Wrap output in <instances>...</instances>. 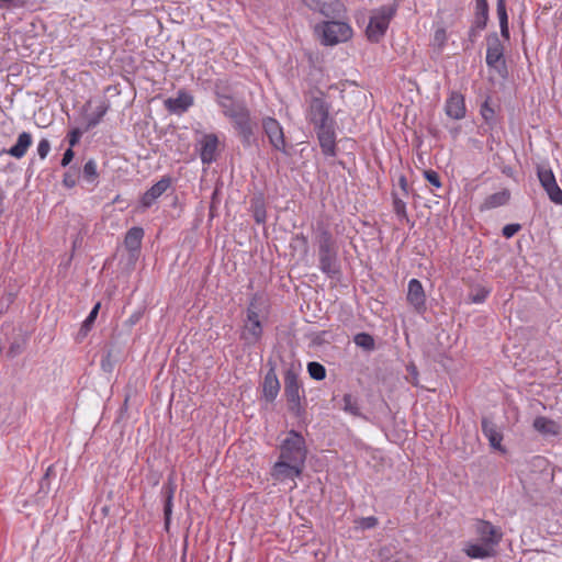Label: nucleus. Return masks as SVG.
Segmentation results:
<instances>
[{"mask_svg": "<svg viewBox=\"0 0 562 562\" xmlns=\"http://www.w3.org/2000/svg\"><path fill=\"white\" fill-rule=\"evenodd\" d=\"M215 95L223 114L232 121L243 144L250 146L254 137V124L246 104L241 101H235L232 95L222 91L218 83L215 86Z\"/></svg>", "mask_w": 562, "mask_h": 562, "instance_id": "f257e3e1", "label": "nucleus"}, {"mask_svg": "<svg viewBox=\"0 0 562 562\" xmlns=\"http://www.w3.org/2000/svg\"><path fill=\"white\" fill-rule=\"evenodd\" d=\"M396 11V3L385 4L373 10L369 24L366 29L367 38L371 43H379L384 37L390 22L395 16Z\"/></svg>", "mask_w": 562, "mask_h": 562, "instance_id": "f03ea898", "label": "nucleus"}, {"mask_svg": "<svg viewBox=\"0 0 562 562\" xmlns=\"http://www.w3.org/2000/svg\"><path fill=\"white\" fill-rule=\"evenodd\" d=\"M315 31L321 35V42L326 46L345 43L352 37V29L347 22L327 21L316 25Z\"/></svg>", "mask_w": 562, "mask_h": 562, "instance_id": "7ed1b4c3", "label": "nucleus"}, {"mask_svg": "<svg viewBox=\"0 0 562 562\" xmlns=\"http://www.w3.org/2000/svg\"><path fill=\"white\" fill-rule=\"evenodd\" d=\"M306 453L303 436L295 430H290L280 446L279 459L304 467Z\"/></svg>", "mask_w": 562, "mask_h": 562, "instance_id": "20e7f679", "label": "nucleus"}, {"mask_svg": "<svg viewBox=\"0 0 562 562\" xmlns=\"http://www.w3.org/2000/svg\"><path fill=\"white\" fill-rule=\"evenodd\" d=\"M284 395L289 403V409L294 415L300 416L304 408L301 400L304 397V391L299 374L294 370H286L284 373Z\"/></svg>", "mask_w": 562, "mask_h": 562, "instance_id": "39448f33", "label": "nucleus"}, {"mask_svg": "<svg viewBox=\"0 0 562 562\" xmlns=\"http://www.w3.org/2000/svg\"><path fill=\"white\" fill-rule=\"evenodd\" d=\"M306 120L314 126H321L335 120L330 117V104L326 101L323 92L311 97L306 109Z\"/></svg>", "mask_w": 562, "mask_h": 562, "instance_id": "423d86ee", "label": "nucleus"}, {"mask_svg": "<svg viewBox=\"0 0 562 562\" xmlns=\"http://www.w3.org/2000/svg\"><path fill=\"white\" fill-rule=\"evenodd\" d=\"M262 336V325L259 321V315L254 308V303H250L247 308V319L244 324L243 331L240 334V339L247 346L256 345Z\"/></svg>", "mask_w": 562, "mask_h": 562, "instance_id": "0eeeda50", "label": "nucleus"}, {"mask_svg": "<svg viewBox=\"0 0 562 562\" xmlns=\"http://www.w3.org/2000/svg\"><path fill=\"white\" fill-rule=\"evenodd\" d=\"M303 468L295 463L279 459L271 469V476L279 483L292 482L291 488L296 487L295 479L301 476Z\"/></svg>", "mask_w": 562, "mask_h": 562, "instance_id": "6e6552de", "label": "nucleus"}, {"mask_svg": "<svg viewBox=\"0 0 562 562\" xmlns=\"http://www.w3.org/2000/svg\"><path fill=\"white\" fill-rule=\"evenodd\" d=\"M487 48H486V65L490 68H494L497 71H502L506 69L505 57H504V46L497 35V33H491L486 37Z\"/></svg>", "mask_w": 562, "mask_h": 562, "instance_id": "1a4fd4ad", "label": "nucleus"}, {"mask_svg": "<svg viewBox=\"0 0 562 562\" xmlns=\"http://www.w3.org/2000/svg\"><path fill=\"white\" fill-rule=\"evenodd\" d=\"M262 128L265 134L269 138V143L276 150H280L285 153V137L283 133V128L280 123L271 116H267L262 119Z\"/></svg>", "mask_w": 562, "mask_h": 562, "instance_id": "9d476101", "label": "nucleus"}, {"mask_svg": "<svg viewBox=\"0 0 562 562\" xmlns=\"http://www.w3.org/2000/svg\"><path fill=\"white\" fill-rule=\"evenodd\" d=\"M314 130L316 132L322 153L328 157L336 156L335 121L314 127Z\"/></svg>", "mask_w": 562, "mask_h": 562, "instance_id": "9b49d317", "label": "nucleus"}, {"mask_svg": "<svg viewBox=\"0 0 562 562\" xmlns=\"http://www.w3.org/2000/svg\"><path fill=\"white\" fill-rule=\"evenodd\" d=\"M475 532L483 543L491 544L493 548L498 546L503 538V533L499 528L483 519L476 520Z\"/></svg>", "mask_w": 562, "mask_h": 562, "instance_id": "f8f14e48", "label": "nucleus"}, {"mask_svg": "<svg viewBox=\"0 0 562 562\" xmlns=\"http://www.w3.org/2000/svg\"><path fill=\"white\" fill-rule=\"evenodd\" d=\"M267 366L269 370L263 379L262 395L267 402H273L280 392V382L276 373L274 362L269 360Z\"/></svg>", "mask_w": 562, "mask_h": 562, "instance_id": "ddd939ff", "label": "nucleus"}, {"mask_svg": "<svg viewBox=\"0 0 562 562\" xmlns=\"http://www.w3.org/2000/svg\"><path fill=\"white\" fill-rule=\"evenodd\" d=\"M193 95L186 90H179L175 98H168L164 101L166 110L170 113L182 114L193 105Z\"/></svg>", "mask_w": 562, "mask_h": 562, "instance_id": "4468645a", "label": "nucleus"}, {"mask_svg": "<svg viewBox=\"0 0 562 562\" xmlns=\"http://www.w3.org/2000/svg\"><path fill=\"white\" fill-rule=\"evenodd\" d=\"M445 112L452 120L463 119L467 113L463 94L458 91H452L446 101Z\"/></svg>", "mask_w": 562, "mask_h": 562, "instance_id": "2eb2a0df", "label": "nucleus"}, {"mask_svg": "<svg viewBox=\"0 0 562 562\" xmlns=\"http://www.w3.org/2000/svg\"><path fill=\"white\" fill-rule=\"evenodd\" d=\"M171 180L168 177L161 178L155 184H153L142 196V205L144 207H150L156 200L161 196L167 189L170 187Z\"/></svg>", "mask_w": 562, "mask_h": 562, "instance_id": "dca6fc26", "label": "nucleus"}, {"mask_svg": "<svg viewBox=\"0 0 562 562\" xmlns=\"http://www.w3.org/2000/svg\"><path fill=\"white\" fill-rule=\"evenodd\" d=\"M218 138L215 134H206L201 140L200 158L203 164L210 165L216 159Z\"/></svg>", "mask_w": 562, "mask_h": 562, "instance_id": "f3484780", "label": "nucleus"}, {"mask_svg": "<svg viewBox=\"0 0 562 562\" xmlns=\"http://www.w3.org/2000/svg\"><path fill=\"white\" fill-rule=\"evenodd\" d=\"M319 269L328 278H336L340 273L338 252L318 254Z\"/></svg>", "mask_w": 562, "mask_h": 562, "instance_id": "a211bd4d", "label": "nucleus"}, {"mask_svg": "<svg viewBox=\"0 0 562 562\" xmlns=\"http://www.w3.org/2000/svg\"><path fill=\"white\" fill-rule=\"evenodd\" d=\"M407 301L417 311H422L425 308L426 295H425L424 288L419 280H417V279L409 280L408 288H407Z\"/></svg>", "mask_w": 562, "mask_h": 562, "instance_id": "6ab92c4d", "label": "nucleus"}, {"mask_svg": "<svg viewBox=\"0 0 562 562\" xmlns=\"http://www.w3.org/2000/svg\"><path fill=\"white\" fill-rule=\"evenodd\" d=\"M482 431L488 439L492 448L504 451L502 447L503 434L499 431L498 427L486 417L482 418Z\"/></svg>", "mask_w": 562, "mask_h": 562, "instance_id": "aec40b11", "label": "nucleus"}, {"mask_svg": "<svg viewBox=\"0 0 562 562\" xmlns=\"http://www.w3.org/2000/svg\"><path fill=\"white\" fill-rule=\"evenodd\" d=\"M307 4L313 9L319 11L323 15L329 18L339 15L342 10V4L338 0H307Z\"/></svg>", "mask_w": 562, "mask_h": 562, "instance_id": "412c9836", "label": "nucleus"}, {"mask_svg": "<svg viewBox=\"0 0 562 562\" xmlns=\"http://www.w3.org/2000/svg\"><path fill=\"white\" fill-rule=\"evenodd\" d=\"M464 553L471 559H486L496 554L495 548L491 544L468 542L463 549Z\"/></svg>", "mask_w": 562, "mask_h": 562, "instance_id": "4be33fe9", "label": "nucleus"}, {"mask_svg": "<svg viewBox=\"0 0 562 562\" xmlns=\"http://www.w3.org/2000/svg\"><path fill=\"white\" fill-rule=\"evenodd\" d=\"M144 234L142 227L134 226L130 228L125 235L124 245L133 256L139 251Z\"/></svg>", "mask_w": 562, "mask_h": 562, "instance_id": "5701e85b", "label": "nucleus"}, {"mask_svg": "<svg viewBox=\"0 0 562 562\" xmlns=\"http://www.w3.org/2000/svg\"><path fill=\"white\" fill-rule=\"evenodd\" d=\"M32 142H33L32 135L27 132H22L18 136V140H16L15 145L12 146L11 148L4 150V153H7L8 155H10L16 159H21L22 157L25 156L27 149L32 145Z\"/></svg>", "mask_w": 562, "mask_h": 562, "instance_id": "b1692460", "label": "nucleus"}, {"mask_svg": "<svg viewBox=\"0 0 562 562\" xmlns=\"http://www.w3.org/2000/svg\"><path fill=\"white\" fill-rule=\"evenodd\" d=\"M510 199V192L508 189H503L499 192L493 193L485 198L481 204V211L492 210L498 206H503L508 203Z\"/></svg>", "mask_w": 562, "mask_h": 562, "instance_id": "393cba45", "label": "nucleus"}, {"mask_svg": "<svg viewBox=\"0 0 562 562\" xmlns=\"http://www.w3.org/2000/svg\"><path fill=\"white\" fill-rule=\"evenodd\" d=\"M533 428L543 436H557L560 432V426L558 423L544 416H538L535 418Z\"/></svg>", "mask_w": 562, "mask_h": 562, "instance_id": "a878e982", "label": "nucleus"}, {"mask_svg": "<svg viewBox=\"0 0 562 562\" xmlns=\"http://www.w3.org/2000/svg\"><path fill=\"white\" fill-rule=\"evenodd\" d=\"M162 494L165 497L164 515H165V528L168 529L170 525L172 514V499L175 494V486L169 483L162 486Z\"/></svg>", "mask_w": 562, "mask_h": 562, "instance_id": "bb28decb", "label": "nucleus"}, {"mask_svg": "<svg viewBox=\"0 0 562 562\" xmlns=\"http://www.w3.org/2000/svg\"><path fill=\"white\" fill-rule=\"evenodd\" d=\"M340 408L345 413H347L353 417H362L363 416L361 413L359 400L352 394L348 393L342 396Z\"/></svg>", "mask_w": 562, "mask_h": 562, "instance_id": "cd10ccee", "label": "nucleus"}, {"mask_svg": "<svg viewBox=\"0 0 562 562\" xmlns=\"http://www.w3.org/2000/svg\"><path fill=\"white\" fill-rule=\"evenodd\" d=\"M497 16L499 20L501 35L505 40H509V29H508V15L506 11V0H497L496 5Z\"/></svg>", "mask_w": 562, "mask_h": 562, "instance_id": "c85d7f7f", "label": "nucleus"}, {"mask_svg": "<svg viewBox=\"0 0 562 562\" xmlns=\"http://www.w3.org/2000/svg\"><path fill=\"white\" fill-rule=\"evenodd\" d=\"M488 21V4L486 0H476L475 27L484 30Z\"/></svg>", "mask_w": 562, "mask_h": 562, "instance_id": "c756f323", "label": "nucleus"}, {"mask_svg": "<svg viewBox=\"0 0 562 562\" xmlns=\"http://www.w3.org/2000/svg\"><path fill=\"white\" fill-rule=\"evenodd\" d=\"M110 105L108 101H102L95 109V111L89 116L86 131H89L95 127L102 121L103 116L106 114Z\"/></svg>", "mask_w": 562, "mask_h": 562, "instance_id": "7c9ffc66", "label": "nucleus"}, {"mask_svg": "<svg viewBox=\"0 0 562 562\" xmlns=\"http://www.w3.org/2000/svg\"><path fill=\"white\" fill-rule=\"evenodd\" d=\"M99 173L97 170V162L93 159H89L82 169V178L89 183H97Z\"/></svg>", "mask_w": 562, "mask_h": 562, "instance_id": "2f4dec72", "label": "nucleus"}, {"mask_svg": "<svg viewBox=\"0 0 562 562\" xmlns=\"http://www.w3.org/2000/svg\"><path fill=\"white\" fill-rule=\"evenodd\" d=\"M251 210L256 223L263 224L267 220V212L263 201L261 199L252 200Z\"/></svg>", "mask_w": 562, "mask_h": 562, "instance_id": "473e14b6", "label": "nucleus"}, {"mask_svg": "<svg viewBox=\"0 0 562 562\" xmlns=\"http://www.w3.org/2000/svg\"><path fill=\"white\" fill-rule=\"evenodd\" d=\"M537 176L543 189L557 181L554 173L550 168L538 167Z\"/></svg>", "mask_w": 562, "mask_h": 562, "instance_id": "72a5a7b5", "label": "nucleus"}, {"mask_svg": "<svg viewBox=\"0 0 562 562\" xmlns=\"http://www.w3.org/2000/svg\"><path fill=\"white\" fill-rule=\"evenodd\" d=\"M307 371L312 379L316 381H322L326 378V369L325 367L316 361L308 362Z\"/></svg>", "mask_w": 562, "mask_h": 562, "instance_id": "f704fd0d", "label": "nucleus"}, {"mask_svg": "<svg viewBox=\"0 0 562 562\" xmlns=\"http://www.w3.org/2000/svg\"><path fill=\"white\" fill-rule=\"evenodd\" d=\"M355 344L366 350H372L374 348V339L367 333H360L355 336Z\"/></svg>", "mask_w": 562, "mask_h": 562, "instance_id": "c9c22d12", "label": "nucleus"}, {"mask_svg": "<svg viewBox=\"0 0 562 562\" xmlns=\"http://www.w3.org/2000/svg\"><path fill=\"white\" fill-rule=\"evenodd\" d=\"M544 191L553 203L562 205V190L558 186L557 181L544 188Z\"/></svg>", "mask_w": 562, "mask_h": 562, "instance_id": "e433bc0d", "label": "nucleus"}, {"mask_svg": "<svg viewBox=\"0 0 562 562\" xmlns=\"http://www.w3.org/2000/svg\"><path fill=\"white\" fill-rule=\"evenodd\" d=\"M393 210L400 220L408 221L406 203L393 194Z\"/></svg>", "mask_w": 562, "mask_h": 562, "instance_id": "4c0bfd02", "label": "nucleus"}, {"mask_svg": "<svg viewBox=\"0 0 562 562\" xmlns=\"http://www.w3.org/2000/svg\"><path fill=\"white\" fill-rule=\"evenodd\" d=\"M54 475V465H49L40 482V492L47 494L50 490V477Z\"/></svg>", "mask_w": 562, "mask_h": 562, "instance_id": "58836bf2", "label": "nucleus"}, {"mask_svg": "<svg viewBox=\"0 0 562 562\" xmlns=\"http://www.w3.org/2000/svg\"><path fill=\"white\" fill-rule=\"evenodd\" d=\"M99 310H100V303H97L93 306V308L90 311L88 317L83 321L82 326H81V331H83L86 334L87 331H89L91 329V326L98 316Z\"/></svg>", "mask_w": 562, "mask_h": 562, "instance_id": "ea45409f", "label": "nucleus"}, {"mask_svg": "<svg viewBox=\"0 0 562 562\" xmlns=\"http://www.w3.org/2000/svg\"><path fill=\"white\" fill-rule=\"evenodd\" d=\"M330 240H334L330 231L326 226L319 225L316 229V243L319 244Z\"/></svg>", "mask_w": 562, "mask_h": 562, "instance_id": "a19ab883", "label": "nucleus"}, {"mask_svg": "<svg viewBox=\"0 0 562 562\" xmlns=\"http://www.w3.org/2000/svg\"><path fill=\"white\" fill-rule=\"evenodd\" d=\"M78 172L70 168L65 175L63 179V183L67 188H74L77 184Z\"/></svg>", "mask_w": 562, "mask_h": 562, "instance_id": "79ce46f5", "label": "nucleus"}, {"mask_svg": "<svg viewBox=\"0 0 562 562\" xmlns=\"http://www.w3.org/2000/svg\"><path fill=\"white\" fill-rule=\"evenodd\" d=\"M357 525L361 529H371L378 525V519L374 516L362 517L357 521Z\"/></svg>", "mask_w": 562, "mask_h": 562, "instance_id": "37998d69", "label": "nucleus"}, {"mask_svg": "<svg viewBox=\"0 0 562 562\" xmlns=\"http://www.w3.org/2000/svg\"><path fill=\"white\" fill-rule=\"evenodd\" d=\"M50 150V143L48 139L43 138L37 145V154L41 159H45Z\"/></svg>", "mask_w": 562, "mask_h": 562, "instance_id": "c03bdc74", "label": "nucleus"}, {"mask_svg": "<svg viewBox=\"0 0 562 562\" xmlns=\"http://www.w3.org/2000/svg\"><path fill=\"white\" fill-rule=\"evenodd\" d=\"M317 246L318 254L338 252L335 239L330 241L319 243L317 244Z\"/></svg>", "mask_w": 562, "mask_h": 562, "instance_id": "a18cd8bd", "label": "nucleus"}, {"mask_svg": "<svg viewBox=\"0 0 562 562\" xmlns=\"http://www.w3.org/2000/svg\"><path fill=\"white\" fill-rule=\"evenodd\" d=\"M521 226L520 224H507L503 227V236L506 238L513 237L515 234H517L520 231Z\"/></svg>", "mask_w": 562, "mask_h": 562, "instance_id": "49530a36", "label": "nucleus"}, {"mask_svg": "<svg viewBox=\"0 0 562 562\" xmlns=\"http://www.w3.org/2000/svg\"><path fill=\"white\" fill-rule=\"evenodd\" d=\"M425 178L427 179V181L432 184L434 187L436 188H440L441 187V181L439 179V176L436 171L434 170H426L425 171Z\"/></svg>", "mask_w": 562, "mask_h": 562, "instance_id": "de8ad7c7", "label": "nucleus"}, {"mask_svg": "<svg viewBox=\"0 0 562 562\" xmlns=\"http://www.w3.org/2000/svg\"><path fill=\"white\" fill-rule=\"evenodd\" d=\"M81 135H82V132L79 128H74L68 133L67 137H68L70 148L76 146L79 143Z\"/></svg>", "mask_w": 562, "mask_h": 562, "instance_id": "09e8293b", "label": "nucleus"}, {"mask_svg": "<svg viewBox=\"0 0 562 562\" xmlns=\"http://www.w3.org/2000/svg\"><path fill=\"white\" fill-rule=\"evenodd\" d=\"M481 114L484 117V120L488 121L494 115V110L488 106L487 102H485L481 108Z\"/></svg>", "mask_w": 562, "mask_h": 562, "instance_id": "8fccbe9b", "label": "nucleus"}, {"mask_svg": "<svg viewBox=\"0 0 562 562\" xmlns=\"http://www.w3.org/2000/svg\"><path fill=\"white\" fill-rule=\"evenodd\" d=\"M75 154H74V150L71 148H68L65 153H64V156H63V159H61V166L63 167H66L68 166L72 158H74Z\"/></svg>", "mask_w": 562, "mask_h": 562, "instance_id": "3c124183", "label": "nucleus"}, {"mask_svg": "<svg viewBox=\"0 0 562 562\" xmlns=\"http://www.w3.org/2000/svg\"><path fill=\"white\" fill-rule=\"evenodd\" d=\"M487 294H488V292L482 289V290L477 291L476 294L472 295L471 300L474 303H482L485 301Z\"/></svg>", "mask_w": 562, "mask_h": 562, "instance_id": "603ef678", "label": "nucleus"}, {"mask_svg": "<svg viewBox=\"0 0 562 562\" xmlns=\"http://www.w3.org/2000/svg\"><path fill=\"white\" fill-rule=\"evenodd\" d=\"M398 184L401 187V189L403 190V192L405 194L408 193V183H407V180L404 176H401L400 179H398Z\"/></svg>", "mask_w": 562, "mask_h": 562, "instance_id": "864d4df0", "label": "nucleus"}, {"mask_svg": "<svg viewBox=\"0 0 562 562\" xmlns=\"http://www.w3.org/2000/svg\"><path fill=\"white\" fill-rule=\"evenodd\" d=\"M477 27H475V23L473 24V26L470 29L469 31V40L474 43L476 37H477Z\"/></svg>", "mask_w": 562, "mask_h": 562, "instance_id": "5fc2aeb1", "label": "nucleus"}, {"mask_svg": "<svg viewBox=\"0 0 562 562\" xmlns=\"http://www.w3.org/2000/svg\"><path fill=\"white\" fill-rule=\"evenodd\" d=\"M296 239H300V240H301L302 243H304V244H306V243H307V239H306V237H305L303 234L297 235V236H296Z\"/></svg>", "mask_w": 562, "mask_h": 562, "instance_id": "6e6d98bb", "label": "nucleus"}, {"mask_svg": "<svg viewBox=\"0 0 562 562\" xmlns=\"http://www.w3.org/2000/svg\"><path fill=\"white\" fill-rule=\"evenodd\" d=\"M138 318H139V314H134V315L131 317V322H132V323H135V322H137V321H138Z\"/></svg>", "mask_w": 562, "mask_h": 562, "instance_id": "4d7b16f0", "label": "nucleus"}, {"mask_svg": "<svg viewBox=\"0 0 562 562\" xmlns=\"http://www.w3.org/2000/svg\"><path fill=\"white\" fill-rule=\"evenodd\" d=\"M0 1H1V2H3V3H9V2H11L12 0H0Z\"/></svg>", "mask_w": 562, "mask_h": 562, "instance_id": "13d9d810", "label": "nucleus"}]
</instances>
